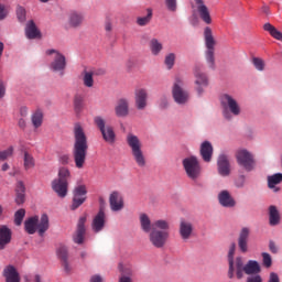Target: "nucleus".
I'll use <instances>...</instances> for the list:
<instances>
[{
	"label": "nucleus",
	"instance_id": "nucleus-54",
	"mask_svg": "<svg viewBox=\"0 0 282 282\" xmlns=\"http://www.w3.org/2000/svg\"><path fill=\"white\" fill-rule=\"evenodd\" d=\"M159 106L161 109H166V107H169V97L162 96L160 98Z\"/></svg>",
	"mask_w": 282,
	"mask_h": 282
},
{
	"label": "nucleus",
	"instance_id": "nucleus-7",
	"mask_svg": "<svg viewBox=\"0 0 282 282\" xmlns=\"http://www.w3.org/2000/svg\"><path fill=\"white\" fill-rule=\"evenodd\" d=\"M206 51V61L212 69H215V37L213 36V30L207 26L204 30Z\"/></svg>",
	"mask_w": 282,
	"mask_h": 282
},
{
	"label": "nucleus",
	"instance_id": "nucleus-48",
	"mask_svg": "<svg viewBox=\"0 0 282 282\" xmlns=\"http://www.w3.org/2000/svg\"><path fill=\"white\" fill-rule=\"evenodd\" d=\"M25 217V209H19L14 215L15 226H21L23 224V218Z\"/></svg>",
	"mask_w": 282,
	"mask_h": 282
},
{
	"label": "nucleus",
	"instance_id": "nucleus-31",
	"mask_svg": "<svg viewBox=\"0 0 282 282\" xmlns=\"http://www.w3.org/2000/svg\"><path fill=\"white\" fill-rule=\"evenodd\" d=\"M115 111L118 118H124L129 116V101L127 99H119Z\"/></svg>",
	"mask_w": 282,
	"mask_h": 282
},
{
	"label": "nucleus",
	"instance_id": "nucleus-55",
	"mask_svg": "<svg viewBox=\"0 0 282 282\" xmlns=\"http://www.w3.org/2000/svg\"><path fill=\"white\" fill-rule=\"evenodd\" d=\"M267 282H281V278H279V274L275 272H271L269 274V279Z\"/></svg>",
	"mask_w": 282,
	"mask_h": 282
},
{
	"label": "nucleus",
	"instance_id": "nucleus-11",
	"mask_svg": "<svg viewBox=\"0 0 282 282\" xmlns=\"http://www.w3.org/2000/svg\"><path fill=\"white\" fill-rule=\"evenodd\" d=\"M52 54H54V57L50 65V69H52V72H59L61 76H63V72H65V67H67L65 55L54 48L46 51L47 56H52Z\"/></svg>",
	"mask_w": 282,
	"mask_h": 282
},
{
	"label": "nucleus",
	"instance_id": "nucleus-9",
	"mask_svg": "<svg viewBox=\"0 0 282 282\" xmlns=\"http://www.w3.org/2000/svg\"><path fill=\"white\" fill-rule=\"evenodd\" d=\"M94 122L99 129L105 142H108V144H113V142H116V131H113V127L107 126V121H105V119L100 116L95 117Z\"/></svg>",
	"mask_w": 282,
	"mask_h": 282
},
{
	"label": "nucleus",
	"instance_id": "nucleus-51",
	"mask_svg": "<svg viewBox=\"0 0 282 282\" xmlns=\"http://www.w3.org/2000/svg\"><path fill=\"white\" fill-rule=\"evenodd\" d=\"M235 186L236 188H243V186H246V175H239L235 180Z\"/></svg>",
	"mask_w": 282,
	"mask_h": 282
},
{
	"label": "nucleus",
	"instance_id": "nucleus-57",
	"mask_svg": "<svg viewBox=\"0 0 282 282\" xmlns=\"http://www.w3.org/2000/svg\"><path fill=\"white\" fill-rule=\"evenodd\" d=\"M89 282H105V278L100 274H94L90 276Z\"/></svg>",
	"mask_w": 282,
	"mask_h": 282
},
{
	"label": "nucleus",
	"instance_id": "nucleus-63",
	"mask_svg": "<svg viewBox=\"0 0 282 282\" xmlns=\"http://www.w3.org/2000/svg\"><path fill=\"white\" fill-rule=\"evenodd\" d=\"M32 282H43V278L41 274H34L32 278Z\"/></svg>",
	"mask_w": 282,
	"mask_h": 282
},
{
	"label": "nucleus",
	"instance_id": "nucleus-13",
	"mask_svg": "<svg viewBox=\"0 0 282 282\" xmlns=\"http://www.w3.org/2000/svg\"><path fill=\"white\" fill-rule=\"evenodd\" d=\"M87 202V186L77 185L73 189V203L70 205V210H77Z\"/></svg>",
	"mask_w": 282,
	"mask_h": 282
},
{
	"label": "nucleus",
	"instance_id": "nucleus-23",
	"mask_svg": "<svg viewBox=\"0 0 282 282\" xmlns=\"http://www.w3.org/2000/svg\"><path fill=\"white\" fill-rule=\"evenodd\" d=\"M2 276H4L6 282H21V274L12 264L4 267Z\"/></svg>",
	"mask_w": 282,
	"mask_h": 282
},
{
	"label": "nucleus",
	"instance_id": "nucleus-28",
	"mask_svg": "<svg viewBox=\"0 0 282 282\" xmlns=\"http://www.w3.org/2000/svg\"><path fill=\"white\" fill-rule=\"evenodd\" d=\"M178 232L184 241L191 239V237L193 236V223L188 220H181Z\"/></svg>",
	"mask_w": 282,
	"mask_h": 282
},
{
	"label": "nucleus",
	"instance_id": "nucleus-41",
	"mask_svg": "<svg viewBox=\"0 0 282 282\" xmlns=\"http://www.w3.org/2000/svg\"><path fill=\"white\" fill-rule=\"evenodd\" d=\"M74 109L76 113H80L85 109V96L76 94L73 100Z\"/></svg>",
	"mask_w": 282,
	"mask_h": 282
},
{
	"label": "nucleus",
	"instance_id": "nucleus-6",
	"mask_svg": "<svg viewBox=\"0 0 282 282\" xmlns=\"http://www.w3.org/2000/svg\"><path fill=\"white\" fill-rule=\"evenodd\" d=\"M127 144L131 149L134 162L141 169H144V166H147V158H144V152H142V142L140 141V138L133 133H129L127 135Z\"/></svg>",
	"mask_w": 282,
	"mask_h": 282
},
{
	"label": "nucleus",
	"instance_id": "nucleus-30",
	"mask_svg": "<svg viewBox=\"0 0 282 282\" xmlns=\"http://www.w3.org/2000/svg\"><path fill=\"white\" fill-rule=\"evenodd\" d=\"M259 272H261V265L257 260H249L245 264L243 274H248L249 276L250 275L256 276V275H259Z\"/></svg>",
	"mask_w": 282,
	"mask_h": 282
},
{
	"label": "nucleus",
	"instance_id": "nucleus-43",
	"mask_svg": "<svg viewBox=\"0 0 282 282\" xmlns=\"http://www.w3.org/2000/svg\"><path fill=\"white\" fill-rule=\"evenodd\" d=\"M147 15L145 17H139L137 19V23L141 26L144 28V25H149L151 23V19H153V10L152 9H147Z\"/></svg>",
	"mask_w": 282,
	"mask_h": 282
},
{
	"label": "nucleus",
	"instance_id": "nucleus-42",
	"mask_svg": "<svg viewBox=\"0 0 282 282\" xmlns=\"http://www.w3.org/2000/svg\"><path fill=\"white\" fill-rule=\"evenodd\" d=\"M263 30H265V32H269L270 35L276 41H282V33L276 30V28H274V25H272L271 23H265L263 25Z\"/></svg>",
	"mask_w": 282,
	"mask_h": 282
},
{
	"label": "nucleus",
	"instance_id": "nucleus-15",
	"mask_svg": "<svg viewBox=\"0 0 282 282\" xmlns=\"http://www.w3.org/2000/svg\"><path fill=\"white\" fill-rule=\"evenodd\" d=\"M194 76H195V89L198 94V96H202L204 94V89L208 87V76L199 66H195L194 68Z\"/></svg>",
	"mask_w": 282,
	"mask_h": 282
},
{
	"label": "nucleus",
	"instance_id": "nucleus-12",
	"mask_svg": "<svg viewBox=\"0 0 282 282\" xmlns=\"http://www.w3.org/2000/svg\"><path fill=\"white\" fill-rule=\"evenodd\" d=\"M172 95L177 105H186L188 102V91L184 89V82L180 77L173 84Z\"/></svg>",
	"mask_w": 282,
	"mask_h": 282
},
{
	"label": "nucleus",
	"instance_id": "nucleus-60",
	"mask_svg": "<svg viewBox=\"0 0 282 282\" xmlns=\"http://www.w3.org/2000/svg\"><path fill=\"white\" fill-rule=\"evenodd\" d=\"M269 250L273 254H276V252H279V248L276 247V243H274V241H272V240L269 242Z\"/></svg>",
	"mask_w": 282,
	"mask_h": 282
},
{
	"label": "nucleus",
	"instance_id": "nucleus-53",
	"mask_svg": "<svg viewBox=\"0 0 282 282\" xmlns=\"http://www.w3.org/2000/svg\"><path fill=\"white\" fill-rule=\"evenodd\" d=\"M165 4L170 12H175L177 10V0H165Z\"/></svg>",
	"mask_w": 282,
	"mask_h": 282
},
{
	"label": "nucleus",
	"instance_id": "nucleus-50",
	"mask_svg": "<svg viewBox=\"0 0 282 282\" xmlns=\"http://www.w3.org/2000/svg\"><path fill=\"white\" fill-rule=\"evenodd\" d=\"M237 250V245H235V242H232L229 246V250H228V254H227V261H232L235 260V252Z\"/></svg>",
	"mask_w": 282,
	"mask_h": 282
},
{
	"label": "nucleus",
	"instance_id": "nucleus-29",
	"mask_svg": "<svg viewBox=\"0 0 282 282\" xmlns=\"http://www.w3.org/2000/svg\"><path fill=\"white\" fill-rule=\"evenodd\" d=\"M12 241V230L8 226L0 227V250H6V246Z\"/></svg>",
	"mask_w": 282,
	"mask_h": 282
},
{
	"label": "nucleus",
	"instance_id": "nucleus-1",
	"mask_svg": "<svg viewBox=\"0 0 282 282\" xmlns=\"http://www.w3.org/2000/svg\"><path fill=\"white\" fill-rule=\"evenodd\" d=\"M74 147H73V158L76 169H84L85 162L87 161V151H89V144L87 143V134H85V129L80 123L74 126Z\"/></svg>",
	"mask_w": 282,
	"mask_h": 282
},
{
	"label": "nucleus",
	"instance_id": "nucleus-36",
	"mask_svg": "<svg viewBox=\"0 0 282 282\" xmlns=\"http://www.w3.org/2000/svg\"><path fill=\"white\" fill-rule=\"evenodd\" d=\"M281 223V214H279V209L276 206L271 205L269 207V224L270 226H279Z\"/></svg>",
	"mask_w": 282,
	"mask_h": 282
},
{
	"label": "nucleus",
	"instance_id": "nucleus-10",
	"mask_svg": "<svg viewBox=\"0 0 282 282\" xmlns=\"http://www.w3.org/2000/svg\"><path fill=\"white\" fill-rule=\"evenodd\" d=\"M246 262L243 261V257L238 256L234 260L228 261V279H243V270H245Z\"/></svg>",
	"mask_w": 282,
	"mask_h": 282
},
{
	"label": "nucleus",
	"instance_id": "nucleus-16",
	"mask_svg": "<svg viewBox=\"0 0 282 282\" xmlns=\"http://www.w3.org/2000/svg\"><path fill=\"white\" fill-rule=\"evenodd\" d=\"M236 158L239 166H243L248 172L254 170V156L247 150L238 151Z\"/></svg>",
	"mask_w": 282,
	"mask_h": 282
},
{
	"label": "nucleus",
	"instance_id": "nucleus-20",
	"mask_svg": "<svg viewBox=\"0 0 282 282\" xmlns=\"http://www.w3.org/2000/svg\"><path fill=\"white\" fill-rule=\"evenodd\" d=\"M250 241V228L243 227L238 236V248L242 254L248 252V242Z\"/></svg>",
	"mask_w": 282,
	"mask_h": 282
},
{
	"label": "nucleus",
	"instance_id": "nucleus-24",
	"mask_svg": "<svg viewBox=\"0 0 282 282\" xmlns=\"http://www.w3.org/2000/svg\"><path fill=\"white\" fill-rule=\"evenodd\" d=\"M218 202L224 208H235L237 200L230 195V192L224 189L218 194Z\"/></svg>",
	"mask_w": 282,
	"mask_h": 282
},
{
	"label": "nucleus",
	"instance_id": "nucleus-61",
	"mask_svg": "<svg viewBox=\"0 0 282 282\" xmlns=\"http://www.w3.org/2000/svg\"><path fill=\"white\" fill-rule=\"evenodd\" d=\"M18 127L20 129H25V127H28V122L25 121V119L23 117L19 119Z\"/></svg>",
	"mask_w": 282,
	"mask_h": 282
},
{
	"label": "nucleus",
	"instance_id": "nucleus-8",
	"mask_svg": "<svg viewBox=\"0 0 282 282\" xmlns=\"http://www.w3.org/2000/svg\"><path fill=\"white\" fill-rule=\"evenodd\" d=\"M183 169L189 180H197L202 175V165L196 156H188L183 160Z\"/></svg>",
	"mask_w": 282,
	"mask_h": 282
},
{
	"label": "nucleus",
	"instance_id": "nucleus-62",
	"mask_svg": "<svg viewBox=\"0 0 282 282\" xmlns=\"http://www.w3.org/2000/svg\"><path fill=\"white\" fill-rule=\"evenodd\" d=\"M3 96H6V85L3 80L0 79V98H3Z\"/></svg>",
	"mask_w": 282,
	"mask_h": 282
},
{
	"label": "nucleus",
	"instance_id": "nucleus-45",
	"mask_svg": "<svg viewBox=\"0 0 282 282\" xmlns=\"http://www.w3.org/2000/svg\"><path fill=\"white\" fill-rule=\"evenodd\" d=\"M252 65L258 72H263V69H265V61L261 57H253Z\"/></svg>",
	"mask_w": 282,
	"mask_h": 282
},
{
	"label": "nucleus",
	"instance_id": "nucleus-25",
	"mask_svg": "<svg viewBox=\"0 0 282 282\" xmlns=\"http://www.w3.org/2000/svg\"><path fill=\"white\" fill-rule=\"evenodd\" d=\"M105 70L98 69V70H84L83 72V84L84 87H87L88 89H91L94 87V77L95 76H104Z\"/></svg>",
	"mask_w": 282,
	"mask_h": 282
},
{
	"label": "nucleus",
	"instance_id": "nucleus-19",
	"mask_svg": "<svg viewBox=\"0 0 282 282\" xmlns=\"http://www.w3.org/2000/svg\"><path fill=\"white\" fill-rule=\"evenodd\" d=\"M110 209L112 213H120L124 208V198L120 192H112L109 196Z\"/></svg>",
	"mask_w": 282,
	"mask_h": 282
},
{
	"label": "nucleus",
	"instance_id": "nucleus-5",
	"mask_svg": "<svg viewBox=\"0 0 282 282\" xmlns=\"http://www.w3.org/2000/svg\"><path fill=\"white\" fill-rule=\"evenodd\" d=\"M219 100L224 109L223 116L226 120H232V116H241V106L235 97L229 94H223Z\"/></svg>",
	"mask_w": 282,
	"mask_h": 282
},
{
	"label": "nucleus",
	"instance_id": "nucleus-64",
	"mask_svg": "<svg viewBox=\"0 0 282 282\" xmlns=\"http://www.w3.org/2000/svg\"><path fill=\"white\" fill-rule=\"evenodd\" d=\"M20 116L22 118H25L28 116V108L26 107L20 108Z\"/></svg>",
	"mask_w": 282,
	"mask_h": 282
},
{
	"label": "nucleus",
	"instance_id": "nucleus-38",
	"mask_svg": "<svg viewBox=\"0 0 282 282\" xmlns=\"http://www.w3.org/2000/svg\"><path fill=\"white\" fill-rule=\"evenodd\" d=\"M25 34L28 39H37V36H41V31H39L34 21L31 20L28 22Z\"/></svg>",
	"mask_w": 282,
	"mask_h": 282
},
{
	"label": "nucleus",
	"instance_id": "nucleus-17",
	"mask_svg": "<svg viewBox=\"0 0 282 282\" xmlns=\"http://www.w3.org/2000/svg\"><path fill=\"white\" fill-rule=\"evenodd\" d=\"M85 224H87V216H82L77 223V229L73 235L74 243H78V246L85 242V235L87 232V228H85Z\"/></svg>",
	"mask_w": 282,
	"mask_h": 282
},
{
	"label": "nucleus",
	"instance_id": "nucleus-22",
	"mask_svg": "<svg viewBox=\"0 0 282 282\" xmlns=\"http://www.w3.org/2000/svg\"><path fill=\"white\" fill-rule=\"evenodd\" d=\"M107 221V215L105 214V209L100 208L98 214L93 219L91 229L94 232H100L105 229V224Z\"/></svg>",
	"mask_w": 282,
	"mask_h": 282
},
{
	"label": "nucleus",
	"instance_id": "nucleus-33",
	"mask_svg": "<svg viewBox=\"0 0 282 282\" xmlns=\"http://www.w3.org/2000/svg\"><path fill=\"white\" fill-rule=\"evenodd\" d=\"M149 48L152 54V56H160L162 54V51L164 50V44L156 37H153L149 42Z\"/></svg>",
	"mask_w": 282,
	"mask_h": 282
},
{
	"label": "nucleus",
	"instance_id": "nucleus-40",
	"mask_svg": "<svg viewBox=\"0 0 282 282\" xmlns=\"http://www.w3.org/2000/svg\"><path fill=\"white\" fill-rule=\"evenodd\" d=\"M282 182V173H276L271 176H268V186L269 188H273L274 193H279L280 188L276 187V184H281Z\"/></svg>",
	"mask_w": 282,
	"mask_h": 282
},
{
	"label": "nucleus",
	"instance_id": "nucleus-18",
	"mask_svg": "<svg viewBox=\"0 0 282 282\" xmlns=\"http://www.w3.org/2000/svg\"><path fill=\"white\" fill-rule=\"evenodd\" d=\"M149 91H147V89L138 88L134 90V102L139 111H143V109H147Z\"/></svg>",
	"mask_w": 282,
	"mask_h": 282
},
{
	"label": "nucleus",
	"instance_id": "nucleus-49",
	"mask_svg": "<svg viewBox=\"0 0 282 282\" xmlns=\"http://www.w3.org/2000/svg\"><path fill=\"white\" fill-rule=\"evenodd\" d=\"M262 265H264V268H272V256H270V253H262Z\"/></svg>",
	"mask_w": 282,
	"mask_h": 282
},
{
	"label": "nucleus",
	"instance_id": "nucleus-2",
	"mask_svg": "<svg viewBox=\"0 0 282 282\" xmlns=\"http://www.w3.org/2000/svg\"><path fill=\"white\" fill-rule=\"evenodd\" d=\"M153 230L149 234V240L154 248H164L169 237H171V224L167 220L159 219L153 221Z\"/></svg>",
	"mask_w": 282,
	"mask_h": 282
},
{
	"label": "nucleus",
	"instance_id": "nucleus-56",
	"mask_svg": "<svg viewBox=\"0 0 282 282\" xmlns=\"http://www.w3.org/2000/svg\"><path fill=\"white\" fill-rule=\"evenodd\" d=\"M246 282H263V278L261 275H251L247 278Z\"/></svg>",
	"mask_w": 282,
	"mask_h": 282
},
{
	"label": "nucleus",
	"instance_id": "nucleus-44",
	"mask_svg": "<svg viewBox=\"0 0 282 282\" xmlns=\"http://www.w3.org/2000/svg\"><path fill=\"white\" fill-rule=\"evenodd\" d=\"M32 124L35 129H39L43 124V111L36 110L32 116Z\"/></svg>",
	"mask_w": 282,
	"mask_h": 282
},
{
	"label": "nucleus",
	"instance_id": "nucleus-27",
	"mask_svg": "<svg viewBox=\"0 0 282 282\" xmlns=\"http://www.w3.org/2000/svg\"><path fill=\"white\" fill-rule=\"evenodd\" d=\"M57 257L61 259L62 267L64 268L66 274H69V272H72V265H69V254L67 252V247L61 246L57 249Z\"/></svg>",
	"mask_w": 282,
	"mask_h": 282
},
{
	"label": "nucleus",
	"instance_id": "nucleus-21",
	"mask_svg": "<svg viewBox=\"0 0 282 282\" xmlns=\"http://www.w3.org/2000/svg\"><path fill=\"white\" fill-rule=\"evenodd\" d=\"M217 166L221 177H228V175H230V160L228 159V155L220 154L218 156Z\"/></svg>",
	"mask_w": 282,
	"mask_h": 282
},
{
	"label": "nucleus",
	"instance_id": "nucleus-3",
	"mask_svg": "<svg viewBox=\"0 0 282 282\" xmlns=\"http://www.w3.org/2000/svg\"><path fill=\"white\" fill-rule=\"evenodd\" d=\"M69 180H72V172L69 169L63 166L59 167L57 178L51 183L52 191L61 198L67 197L69 188Z\"/></svg>",
	"mask_w": 282,
	"mask_h": 282
},
{
	"label": "nucleus",
	"instance_id": "nucleus-58",
	"mask_svg": "<svg viewBox=\"0 0 282 282\" xmlns=\"http://www.w3.org/2000/svg\"><path fill=\"white\" fill-rule=\"evenodd\" d=\"M69 154H62L59 155V162L65 166L69 164Z\"/></svg>",
	"mask_w": 282,
	"mask_h": 282
},
{
	"label": "nucleus",
	"instance_id": "nucleus-47",
	"mask_svg": "<svg viewBox=\"0 0 282 282\" xmlns=\"http://www.w3.org/2000/svg\"><path fill=\"white\" fill-rule=\"evenodd\" d=\"M175 53H170L165 56V65L167 67V69H173V66L175 65Z\"/></svg>",
	"mask_w": 282,
	"mask_h": 282
},
{
	"label": "nucleus",
	"instance_id": "nucleus-59",
	"mask_svg": "<svg viewBox=\"0 0 282 282\" xmlns=\"http://www.w3.org/2000/svg\"><path fill=\"white\" fill-rule=\"evenodd\" d=\"M8 17V11L6 10V6L0 3V21H3Z\"/></svg>",
	"mask_w": 282,
	"mask_h": 282
},
{
	"label": "nucleus",
	"instance_id": "nucleus-4",
	"mask_svg": "<svg viewBox=\"0 0 282 282\" xmlns=\"http://www.w3.org/2000/svg\"><path fill=\"white\" fill-rule=\"evenodd\" d=\"M24 229L28 235H34L37 230L40 237H43L50 230V217L43 214L39 221V216L30 217L24 221Z\"/></svg>",
	"mask_w": 282,
	"mask_h": 282
},
{
	"label": "nucleus",
	"instance_id": "nucleus-34",
	"mask_svg": "<svg viewBox=\"0 0 282 282\" xmlns=\"http://www.w3.org/2000/svg\"><path fill=\"white\" fill-rule=\"evenodd\" d=\"M25 203V184L22 181H19L15 187V204L21 206Z\"/></svg>",
	"mask_w": 282,
	"mask_h": 282
},
{
	"label": "nucleus",
	"instance_id": "nucleus-35",
	"mask_svg": "<svg viewBox=\"0 0 282 282\" xmlns=\"http://www.w3.org/2000/svg\"><path fill=\"white\" fill-rule=\"evenodd\" d=\"M139 221L141 226V230L143 232H151L153 230V223H151V218L147 214H140Z\"/></svg>",
	"mask_w": 282,
	"mask_h": 282
},
{
	"label": "nucleus",
	"instance_id": "nucleus-14",
	"mask_svg": "<svg viewBox=\"0 0 282 282\" xmlns=\"http://www.w3.org/2000/svg\"><path fill=\"white\" fill-rule=\"evenodd\" d=\"M85 23V13L73 10L68 13L66 30H78Z\"/></svg>",
	"mask_w": 282,
	"mask_h": 282
},
{
	"label": "nucleus",
	"instance_id": "nucleus-26",
	"mask_svg": "<svg viewBox=\"0 0 282 282\" xmlns=\"http://www.w3.org/2000/svg\"><path fill=\"white\" fill-rule=\"evenodd\" d=\"M194 1L197 6V12L202 21H204V23H206L207 25H210V23H213V19L210 18V11L208 10V7L204 4V0H194Z\"/></svg>",
	"mask_w": 282,
	"mask_h": 282
},
{
	"label": "nucleus",
	"instance_id": "nucleus-52",
	"mask_svg": "<svg viewBox=\"0 0 282 282\" xmlns=\"http://www.w3.org/2000/svg\"><path fill=\"white\" fill-rule=\"evenodd\" d=\"M17 17L21 23L25 21V8L19 6L17 8Z\"/></svg>",
	"mask_w": 282,
	"mask_h": 282
},
{
	"label": "nucleus",
	"instance_id": "nucleus-46",
	"mask_svg": "<svg viewBox=\"0 0 282 282\" xmlns=\"http://www.w3.org/2000/svg\"><path fill=\"white\" fill-rule=\"evenodd\" d=\"M14 155V148L9 147L7 150L0 151V162H6L9 158Z\"/></svg>",
	"mask_w": 282,
	"mask_h": 282
},
{
	"label": "nucleus",
	"instance_id": "nucleus-32",
	"mask_svg": "<svg viewBox=\"0 0 282 282\" xmlns=\"http://www.w3.org/2000/svg\"><path fill=\"white\" fill-rule=\"evenodd\" d=\"M200 155L204 162H210L213 160V144L209 141L200 144Z\"/></svg>",
	"mask_w": 282,
	"mask_h": 282
},
{
	"label": "nucleus",
	"instance_id": "nucleus-39",
	"mask_svg": "<svg viewBox=\"0 0 282 282\" xmlns=\"http://www.w3.org/2000/svg\"><path fill=\"white\" fill-rule=\"evenodd\" d=\"M36 166V160H34V155L32 153L24 151L23 153V167L24 171H30Z\"/></svg>",
	"mask_w": 282,
	"mask_h": 282
},
{
	"label": "nucleus",
	"instance_id": "nucleus-37",
	"mask_svg": "<svg viewBox=\"0 0 282 282\" xmlns=\"http://www.w3.org/2000/svg\"><path fill=\"white\" fill-rule=\"evenodd\" d=\"M119 271L121 272V275L119 276V282H133V270H131V268H124L120 263Z\"/></svg>",
	"mask_w": 282,
	"mask_h": 282
}]
</instances>
